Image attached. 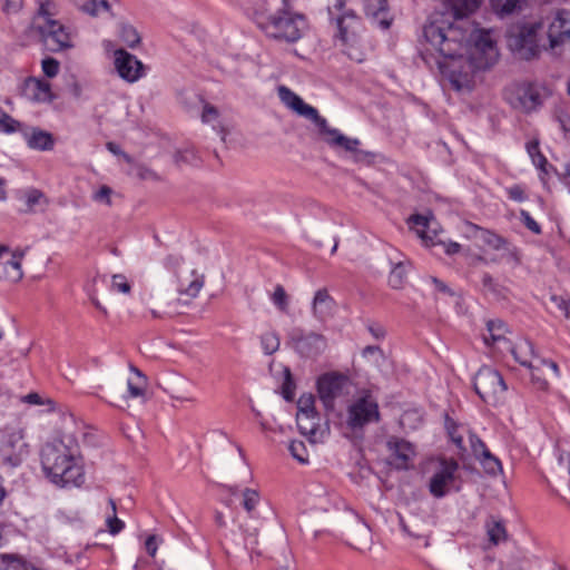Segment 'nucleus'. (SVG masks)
<instances>
[{"instance_id":"f257e3e1","label":"nucleus","mask_w":570,"mask_h":570,"mask_svg":"<svg viewBox=\"0 0 570 570\" xmlns=\"http://www.w3.org/2000/svg\"><path fill=\"white\" fill-rule=\"evenodd\" d=\"M444 11L435 12L423 28L422 58L431 59L456 90L471 86L476 70L492 67L499 58L491 30L474 29L462 21L478 10L482 0H440Z\"/></svg>"},{"instance_id":"f03ea898","label":"nucleus","mask_w":570,"mask_h":570,"mask_svg":"<svg viewBox=\"0 0 570 570\" xmlns=\"http://www.w3.org/2000/svg\"><path fill=\"white\" fill-rule=\"evenodd\" d=\"M41 466L51 483L61 487H81L85 471L76 450L62 440L46 443L40 452Z\"/></svg>"},{"instance_id":"7ed1b4c3","label":"nucleus","mask_w":570,"mask_h":570,"mask_svg":"<svg viewBox=\"0 0 570 570\" xmlns=\"http://www.w3.org/2000/svg\"><path fill=\"white\" fill-rule=\"evenodd\" d=\"M460 465L452 458H438L429 480L428 489L435 499H442L452 491L460 490Z\"/></svg>"},{"instance_id":"20e7f679","label":"nucleus","mask_w":570,"mask_h":570,"mask_svg":"<svg viewBox=\"0 0 570 570\" xmlns=\"http://www.w3.org/2000/svg\"><path fill=\"white\" fill-rule=\"evenodd\" d=\"M504 98L513 109L523 114H531L542 106L544 89L531 82L513 83L505 88Z\"/></svg>"},{"instance_id":"39448f33","label":"nucleus","mask_w":570,"mask_h":570,"mask_svg":"<svg viewBox=\"0 0 570 570\" xmlns=\"http://www.w3.org/2000/svg\"><path fill=\"white\" fill-rule=\"evenodd\" d=\"M542 22H531L519 26L508 36L509 48L520 58L530 60L540 52L539 32L542 31Z\"/></svg>"},{"instance_id":"423d86ee","label":"nucleus","mask_w":570,"mask_h":570,"mask_svg":"<svg viewBox=\"0 0 570 570\" xmlns=\"http://www.w3.org/2000/svg\"><path fill=\"white\" fill-rule=\"evenodd\" d=\"M353 391V382L342 373L328 372L317 380V393L326 409H333L336 400L347 397Z\"/></svg>"},{"instance_id":"0eeeda50","label":"nucleus","mask_w":570,"mask_h":570,"mask_svg":"<svg viewBox=\"0 0 570 570\" xmlns=\"http://www.w3.org/2000/svg\"><path fill=\"white\" fill-rule=\"evenodd\" d=\"M379 421V404L368 392L357 397L347 407L346 424L353 431L362 430L365 425Z\"/></svg>"},{"instance_id":"6e6552de","label":"nucleus","mask_w":570,"mask_h":570,"mask_svg":"<svg viewBox=\"0 0 570 570\" xmlns=\"http://www.w3.org/2000/svg\"><path fill=\"white\" fill-rule=\"evenodd\" d=\"M473 386L476 394L489 404H495L507 390L502 375L497 370L488 366L478 371Z\"/></svg>"},{"instance_id":"1a4fd4ad","label":"nucleus","mask_w":570,"mask_h":570,"mask_svg":"<svg viewBox=\"0 0 570 570\" xmlns=\"http://www.w3.org/2000/svg\"><path fill=\"white\" fill-rule=\"evenodd\" d=\"M507 351L511 352L514 360L521 365L527 366L531 370L532 381L541 390L547 389L548 382L539 375V360L534 353L533 344L528 340H520L515 345L510 344V348Z\"/></svg>"},{"instance_id":"9d476101","label":"nucleus","mask_w":570,"mask_h":570,"mask_svg":"<svg viewBox=\"0 0 570 570\" xmlns=\"http://www.w3.org/2000/svg\"><path fill=\"white\" fill-rule=\"evenodd\" d=\"M36 29L51 51H60L72 46L69 32L58 20L47 19L42 24H36Z\"/></svg>"},{"instance_id":"9b49d317","label":"nucleus","mask_w":570,"mask_h":570,"mask_svg":"<svg viewBox=\"0 0 570 570\" xmlns=\"http://www.w3.org/2000/svg\"><path fill=\"white\" fill-rule=\"evenodd\" d=\"M292 343L294 350L302 356L306 358H316L321 355L327 347V342L325 337L317 333H302V332H293L292 334Z\"/></svg>"},{"instance_id":"f8f14e48","label":"nucleus","mask_w":570,"mask_h":570,"mask_svg":"<svg viewBox=\"0 0 570 570\" xmlns=\"http://www.w3.org/2000/svg\"><path fill=\"white\" fill-rule=\"evenodd\" d=\"M115 68L119 77L127 82H136L145 76L142 62L125 49H117L115 51Z\"/></svg>"},{"instance_id":"ddd939ff","label":"nucleus","mask_w":570,"mask_h":570,"mask_svg":"<svg viewBox=\"0 0 570 570\" xmlns=\"http://www.w3.org/2000/svg\"><path fill=\"white\" fill-rule=\"evenodd\" d=\"M549 47L552 51L566 43H570V11L561 9L554 14L548 29Z\"/></svg>"},{"instance_id":"4468645a","label":"nucleus","mask_w":570,"mask_h":570,"mask_svg":"<svg viewBox=\"0 0 570 570\" xmlns=\"http://www.w3.org/2000/svg\"><path fill=\"white\" fill-rule=\"evenodd\" d=\"M28 445L22 436L16 433L8 435L1 443L0 455L4 463L18 466L28 455Z\"/></svg>"},{"instance_id":"2eb2a0df","label":"nucleus","mask_w":570,"mask_h":570,"mask_svg":"<svg viewBox=\"0 0 570 570\" xmlns=\"http://www.w3.org/2000/svg\"><path fill=\"white\" fill-rule=\"evenodd\" d=\"M21 95L30 101L51 102L56 96L47 80L37 77H27L20 88Z\"/></svg>"},{"instance_id":"dca6fc26","label":"nucleus","mask_w":570,"mask_h":570,"mask_svg":"<svg viewBox=\"0 0 570 570\" xmlns=\"http://www.w3.org/2000/svg\"><path fill=\"white\" fill-rule=\"evenodd\" d=\"M287 107L297 116L315 124L321 130L325 128L326 119L321 117L317 109L306 104L298 95L287 89Z\"/></svg>"},{"instance_id":"f3484780","label":"nucleus","mask_w":570,"mask_h":570,"mask_svg":"<svg viewBox=\"0 0 570 570\" xmlns=\"http://www.w3.org/2000/svg\"><path fill=\"white\" fill-rule=\"evenodd\" d=\"M391 452L392 463L397 469H407L415 456L414 446L402 439L393 438L387 442Z\"/></svg>"},{"instance_id":"a211bd4d","label":"nucleus","mask_w":570,"mask_h":570,"mask_svg":"<svg viewBox=\"0 0 570 570\" xmlns=\"http://www.w3.org/2000/svg\"><path fill=\"white\" fill-rule=\"evenodd\" d=\"M508 327L501 320H490L487 322V332L482 334L483 342L487 345L495 346L500 351L510 348V342L507 338Z\"/></svg>"},{"instance_id":"6ab92c4d","label":"nucleus","mask_w":570,"mask_h":570,"mask_svg":"<svg viewBox=\"0 0 570 570\" xmlns=\"http://www.w3.org/2000/svg\"><path fill=\"white\" fill-rule=\"evenodd\" d=\"M27 146L33 150L49 151L55 147V138L49 131L38 127L26 126L22 134Z\"/></svg>"},{"instance_id":"aec40b11","label":"nucleus","mask_w":570,"mask_h":570,"mask_svg":"<svg viewBox=\"0 0 570 570\" xmlns=\"http://www.w3.org/2000/svg\"><path fill=\"white\" fill-rule=\"evenodd\" d=\"M466 228L474 238L480 239L485 246L493 250H501L508 245V240L504 237L474 223H466Z\"/></svg>"},{"instance_id":"412c9836","label":"nucleus","mask_w":570,"mask_h":570,"mask_svg":"<svg viewBox=\"0 0 570 570\" xmlns=\"http://www.w3.org/2000/svg\"><path fill=\"white\" fill-rule=\"evenodd\" d=\"M285 8H279L275 14L266 17L259 22L262 30L272 38L282 39L285 37Z\"/></svg>"},{"instance_id":"4be33fe9","label":"nucleus","mask_w":570,"mask_h":570,"mask_svg":"<svg viewBox=\"0 0 570 570\" xmlns=\"http://www.w3.org/2000/svg\"><path fill=\"white\" fill-rule=\"evenodd\" d=\"M320 131L322 135L327 136L326 141L333 147H340L346 151H355L360 145L357 139L348 138L338 129L330 128L327 121L325 122V128H322Z\"/></svg>"},{"instance_id":"5701e85b","label":"nucleus","mask_w":570,"mask_h":570,"mask_svg":"<svg viewBox=\"0 0 570 570\" xmlns=\"http://www.w3.org/2000/svg\"><path fill=\"white\" fill-rule=\"evenodd\" d=\"M256 419L258 420L261 429L268 441L273 443H282L284 429L282 422H278L275 415L271 414L269 416H263L259 412H256Z\"/></svg>"},{"instance_id":"b1692460","label":"nucleus","mask_w":570,"mask_h":570,"mask_svg":"<svg viewBox=\"0 0 570 570\" xmlns=\"http://www.w3.org/2000/svg\"><path fill=\"white\" fill-rule=\"evenodd\" d=\"M364 10L366 16L377 20V23L383 29L390 27L391 22L386 19L389 10L387 0H364Z\"/></svg>"},{"instance_id":"393cba45","label":"nucleus","mask_w":570,"mask_h":570,"mask_svg":"<svg viewBox=\"0 0 570 570\" xmlns=\"http://www.w3.org/2000/svg\"><path fill=\"white\" fill-rule=\"evenodd\" d=\"M409 224L426 246H434L436 244L434 240L435 235H430L431 219L429 217L419 214L412 215L409 218ZM433 234L435 233L433 232Z\"/></svg>"},{"instance_id":"a878e982","label":"nucleus","mask_w":570,"mask_h":570,"mask_svg":"<svg viewBox=\"0 0 570 570\" xmlns=\"http://www.w3.org/2000/svg\"><path fill=\"white\" fill-rule=\"evenodd\" d=\"M308 30V23L303 14H291L287 10V42L301 39Z\"/></svg>"},{"instance_id":"bb28decb","label":"nucleus","mask_w":570,"mask_h":570,"mask_svg":"<svg viewBox=\"0 0 570 570\" xmlns=\"http://www.w3.org/2000/svg\"><path fill=\"white\" fill-rule=\"evenodd\" d=\"M297 426L302 434L307 435L313 442L317 441L320 431V416L317 413L296 414Z\"/></svg>"},{"instance_id":"cd10ccee","label":"nucleus","mask_w":570,"mask_h":570,"mask_svg":"<svg viewBox=\"0 0 570 570\" xmlns=\"http://www.w3.org/2000/svg\"><path fill=\"white\" fill-rule=\"evenodd\" d=\"M485 530L489 541L493 546H498L508 539V532L504 523L502 520H499L494 517H491L485 521Z\"/></svg>"},{"instance_id":"c85d7f7f","label":"nucleus","mask_w":570,"mask_h":570,"mask_svg":"<svg viewBox=\"0 0 570 570\" xmlns=\"http://www.w3.org/2000/svg\"><path fill=\"white\" fill-rule=\"evenodd\" d=\"M336 27L338 29V38L342 42H347L350 31H353L356 24H358L357 16L352 11H345L342 16L335 19Z\"/></svg>"},{"instance_id":"c756f323","label":"nucleus","mask_w":570,"mask_h":570,"mask_svg":"<svg viewBox=\"0 0 570 570\" xmlns=\"http://www.w3.org/2000/svg\"><path fill=\"white\" fill-rule=\"evenodd\" d=\"M73 3L79 10L92 17H97L100 11L110 12L114 16L107 0H73Z\"/></svg>"},{"instance_id":"7c9ffc66","label":"nucleus","mask_w":570,"mask_h":570,"mask_svg":"<svg viewBox=\"0 0 570 570\" xmlns=\"http://www.w3.org/2000/svg\"><path fill=\"white\" fill-rule=\"evenodd\" d=\"M23 258L22 252H14L11 257L3 262L2 267L6 271V278L12 282H18L22 278L23 273L21 269V261Z\"/></svg>"},{"instance_id":"2f4dec72","label":"nucleus","mask_w":570,"mask_h":570,"mask_svg":"<svg viewBox=\"0 0 570 570\" xmlns=\"http://www.w3.org/2000/svg\"><path fill=\"white\" fill-rule=\"evenodd\" d=\"M409 266L410 264L405 262H397L393 265L389 275V284L392 288L399 289L404 286Z\"/></svg>"},{"instance_id":"473e14b6","label":"nucleus","mask_w":570,"mask_h":570,"mask_svg":"<svg viewBox=\"0 0 570 570\" xmlns=\"http://www.w3.org/2000/svg\"><path fill=\"white\" fill-rule=\"evenodd\" d=\"M333 301L325 289H320L316 292L313 301V311L316 316L323 318L326 314L330 313Z\"/></svg>"},{"instance_id":"72a5a7b5","label":"nucleus","mask_w":570,"mask_h":570,"mask_svg":"<svg viewBox=\"0 0 570 570\" xmlns=\"http://www.w3.org/2000/svg\"><path fill=\"white\" fill-rule=\"evenodd\" d=\"M269 373L275 382V393L285 399V365L272 361L269 363Z\"/></svg>"},{"instance_id":"f704fd0d","label":"nucleus","mask_w":570,"mask_h":570,"mask_svg":"<svg viewBox=\"0 0 570 570\" xmlns=\"http://www.w3.org/2000/svg\"><path fill=\"white\" fill-rule=\"evenodd\" d=\"M525 149L533 165L541 171L547 173L546 166L548 165V160L546 156L540 151L539 140L533 139L528 141Z\"/></svg>"},{"instance_id":"c9c22d12","label":"nucleus","mask_w":570,"mask_h":570,"mask_svg":"<svg viewBox=\"0 0 570 570\" xmlns=\"http://www.w3.org/2000/svg\"><path fill=\"white\" fill-rule=\"evenodd\" d=\"M523 0H490L493 12L504 17L514 12Z\"/></svg>"},{"instance_id":"e433bc0d","label":"nucleus","mask_w":570,"mask_h":570,"mask_svg":"<svg viewBox=\"0 0 570 570\" xmlns=\"http://www.w3.org/2000/svg\"><path fill=\"white\" fill-rule=\"evenodd\" d=\"M119 37L129 48H135L140 43L138 31L129 23L119 24Z\"/></svg>"},{"instance_id":"4c0bfd02","label":"nucleus","mask_w":570,"mask_h":570,"mask_svg":"<svg viewBox=\"0 0 570 570\" xmlns=\"http://www.w3.org/2000/svg\"><path fill=\"white\" fill-rule=\"evenodd\" d=\"M243 500L242 505L249 517H254L257 504L259 503V493L254 489H244L242 491Z\"/></svg>"},{"instance_id":"58836bf2","label":"nucleus","mask_w":570,"mask_h":570,"mask_svg":"<svg viewBox=\"0 0 570 570\" xmlns=\"http://www.w3.org/2000/svg\"><path fill=\"white\" fill-rule=\"evenodd\" d=\"M488 474L497 475L502 471L501 462L490 451L478 459Z\"/></svg>"},{"instance_id":"ea45409f","label":"nucleus","mask_w":570,"mask_h":570,"mask_svg":"<svg viewBox=\"0 0 570 570\" xmlns=\"http://www.w3.org/2000/svg\"><path fill=\"white\" fill-rule=\"evenodd\" d=\"M108 502L111 508L112 515L107 518V527L108 531L115 535L118 534L125 528V522L118 519L116 515L117 507L115 500L110 498Z\"/></svg>"},{"instance_id":"a19ab883","label":"nucleus","mask_w":570,"mask_h":570,"mask_svg":"<svg viewBox=\"0 0 570 570\" xmlns=\"http://www.w3.org/2000/svg\"><path fill=\"white\" fill-rule=\"evenodd\" d=\"M261 343L264 352L268 355L273 354L279 348V337L274 332H266L261 337Z\"/></svg>"},{"instance_id":"79ce46f5","label":"nucleus","mask_w":570,"mask_h":570,"mask_svg":"<svg viewBox=\"0 0 570 570\" xmlns=\"http://www.w3.org/2000/svg\"><path fill=\"white\" fill-rule=\"evenodd\" d=\"M4 119L0 122V131L6 134L20 132L23 134L26 125L12 118L9 114H6Z\"/></svg>"},{"instance_id":"37998d69","label":"nucleus","mask_w":570,"mask_h":570,"mask_svg":"<svg viewBox=\"0 0 570 570\" xmlns=\"http://www.w3.org/2000/svg\"><path fill=\"white\" fill-rule=\"evenodd\" d=\"M315 397L311 393L303 394L297 401L296 414H309L316 413L315 411Z\"/></svg>"},{"instance_id":"c03bdc74","label":"nucleus","mask_w":570,"mask_h":570,"mask_svg":"<svg viewBox=\"0 0 570 570\" xmlns=\"http://www.w3.org/2000/svg\"><path fill=\"white\" fill-rule=\"evenodd\" d=\"M175 163L178 165L188 164L196 165L198 161V156L194 149H184L177 150L174 156Z\"/></svg>"},{"instance_id":"a18cd8bd","label":"nucleus","mask_w":570,"mask_h":570,"mask_svg":"<svg viewBox=\"0 0 570 570\" xmlns=\"http://www.w3.org/2000/svg\"><path fill=\"white\" fill-rule=\"evenodd\" d=\"M199 100L203 104V111L200 115L202 121L204 124H208L216 120L219 117L218 109L214 105L207 102L203 97H199Z\"/></svg>"},{"instance_id":"49530a36","label":"nucleus","mask_w":570,"mask_h":570,"mask_svg":"<svg viewBox=\"0 0 570 570\" xmlns=\"http://www.w3.org/2000/svg\"><path fill=\"white\" fill-rule=\"evenodd\" d=\"M288 449L291 451L292 456L296 459L299 463L305 464L308 462L306 448L303 442L292 441Z\"/></svg>"},{"instance_id":"de8ad7c7","label":"nucleus","mask_w":570,"mask_h":570,"mask_svg":"<svg viewBox=\"0 0 570 570\" xmlns=\"http://www.w3.org/2000/svg\"><path fill=\"white\" fill-rule=\"evenodd\" d=\"M469 442L472 450L473 455L479 459L481 455L487 453L489 449L485 443L473 432L469 431Z\"/></svg>"},{"instance_id":"09e8293b","label":"nucleus","mask_w":570,"mask_h":570,"mask_svg":"<svg viewBox=\"0 0 570 570\" xmlns=\"http://www.w3.org/2000/svg\"><path fill=\"white\" fill-rule=\"evenodd\" d=\"M41 68H42L43 73L48 78H53L59 72L60 63H59V61L57 59L51 58V57H47V58H45L42 60Z\"/></svg>"},{"instance_id":"8fccbe9b","label":"nucleus","mask_w":570,"mask_h":570,"mask_svg":"<svg viewBox=\"0 0 570 570\" xmlns=\"http://www.w3.org/2000/svg\"><path fill=\"white\" fill-rule=\"evenodd\" d=\"M520 218L524 226L531 230L533 234H541V226L532 218V216L524 209L520 212Z\"/></svg>"},{"instance_id":"3c124183","label":"nucleus","mask_w":570,"mask_h":570,"mask_svg":"<svg viewBox=\"0 0 570 570\" xmlns=\"http://www.w3.org/2000/svg\"><path fill=\"white\" fill-rule=\"evenodd\" d=\"M2 2V11L6 14L18 13L22 7L24 0H0Z\"/></svg>"},{"instance_id":"603ef678","label":"nucleus","mask_w":570,"mask_h":570,"mask_svg":"<svg viewBox=\"0 0 570 570\" xmlns=\"http://www.w3.org/2000/svg\"><path fill=\"white\" fill-rule=\"evenodd\" d=\"M362 356L365 358H373L374 362H377L380 358H384V353L380 346L368 345L363 348Z\"/></svg>"},{"instance_id":"864d4df0","label":"nucleus","mask_w":570,"mask_h":570,"mask_svg":"<svg viewBox=\"0 0 570 570\" xmlns=\"http://www.w3.org/2000/svg\"><path fill=\"white\" fill-rule=\"evenodd\" d=\"M22 401L30 405H42L46 403L49 405H53V402L51 400L45 401L43 397L39 393H36V392H31V393L24 395L22 397ZM52 409H53V406H50V410H52Z\"/></svg>"},{"instance_id":"5fc2aeb1","label":"nucleus","mask_w":570,"mask_h":570,"mask_svg":"<svg viewBox=\"0 0 570 570\" xmlns=\"http://www.w3.org/2000/svg\"><path fill=\"white\" fill-rule=\"evenodd\" d=\"M112 288L117 289L118 292L127 294L130 292L131 286L124 275H114Z\"/></svg>"},{"instance_id":"6e6d98bb","label":"nucleus","mask_w":570,"mask_h":570,"mask_svg":"<svg viewBox=\"0 0 570 570\" xmlns=\"http://www.w3.org/2000/svg\"><path fill=\"white\" fill-rule=\"evenodd\" d=\"M507 194H508L509 198L514 202L522 203L527 199L524 189L520 185H513V186L507 188Z\"/></svg>"},{"instance_id":"4d7b16f0","label":"nucleus","mask_w":570,"mask_h":570,"mask_svg":"<svg viewBox=\"0 0 570 570\" xmlns=\"http://www.w3.org/2000/svg\"><path fill=\"white\" fill-rule=\"evenodd\" d=\"M203 286L204 275H200L189 283L184 293L187 294L188 296L196 297Z\"/></svg>"},{"instance_id":"13d9d810","label":"nucleus","mask_w":570,"mask_h":570,"mask_svg":"<svg viewBox=\"0 0 570 570\" xmlns=\"http://www.w3.org/2000/svg\"><path fill=\"white\" fill-rule=\"evenodd\" d=\"M448 433H449V436L451 438L452 442L461 450V451H465V448H464V440H463V435L460 434L458 432V428L454 426V425H451V424H448Z\"/></svg>"},{"instance_id":"bf43d9fd","label":"nucleus","mask_w":570,"mask_h":570,"mask_svg":"<svg viewBox=\"0 0 570 570\" xmlns=\"http://www.w3.org/2000/svg\"><path fill=\"white\" fill-rule=\"evenodd\" d=\"M551 301L567 318L570 317V301L557 295L551 296Z\"/></svg>"},{"instance_id":"052dcab7","label":"nucleus","mask_w":570,"mask_h":570,"mask_svg":"<svg viewBox=\"0 0 570 570\" xmlns=\"http://www.w3.org/2000/svg\"><path fill=\"white\" fill-rule=\"evenodd\" d=\"M106 147L111 154L116 156H121L127 164L134 163V158L124 150H121L120 146L117 145L116 142L109 141L106 144Z\"/></svg>"},{"instance_id":"680f3d73","label":"nucleus","mask_w":570,"mask_h":570,"mask_svg":"<svg viewBox=\"0 0 570 570\" xmlns=\"http://www.w3.org/2000/svg\"><path fill=\"white\" fill-rule=\"evenodd\" d=\"M111 193H112V189L109 186L104 185L95 193L94 199L96 202H105L106 204L110 205L111 204V200H110Z\"/></svg>"},{"instance_id":"e2e57ef3","label":"nucleus","mask_w":570,"mask_h":570,"mask_svg":"<svg viewBox=\"0 0 570 570\" xmlns=\"http://www.w3.org/2000/svg\"><path fill=\"white\" fill-rule=\"evenodd\" d=\"M275 305L281 309H285V289L282 285H277L272 296Z\"/></svg>"},{"instance_id":"0e129e2a","label":"nucleus","mask_w":570,"mask_h":570,"mask_svg":"<svg viewBox=\"0 0 570 570\" xmlns=\"http://www.w3.org/2000/svg\"><path fill=\"white\" fill-rule=\"evenodd\" d=\"M158 541H159V539L155 534H150L147 537V539L145 541V549L150 557L156 556V552L158 549Z\"/></svg>"},{"instance_id":"69168bd1","label":"nucleus","mask_w":570,"mask_h":570,"mask_svg":"<svg viewBox=\"0 0 570 570\" xmlns=\"http://www.w3.org/2000/svg\"><path fill=\"white\" fill-rule=\"evenodd\" d=\"M52 6H53V3L50 0H46V1L40 3L38 16H39V18H43V22L47 19H52L51 17H52L53 13L50 10V8Z\"/></svg>"},{"instance_id":"338daca9","label":"nucleus","mask_w":570,"mask_h":570,"mask_svg":"<svg viewBox=\"0 0 570 570\" xmlns=\"http://www.w3.org/2000/svg\"><path fill=\"white\" fill-rule=\"evenodd\" d=\"M367 330L375 340H383L385 337V330L381 325L370 324Z\"/></svg>"},{"instance_id":"774afa93","label":"nucleus","mask_w":570,"mask_h":570,"mask_svg":"<svg viewBox=\"0 0 570 570\" xmlns=\"http://www.w3.org/2000/svg\"><path fill=\"white\" fill-rule=\"evenodd\" d=\"M43 196V194L38 190V189H31L28 194H27V205L29 207H32L35 206L36 204L39 203V199Z\"/></svg>"}]
</instances>
